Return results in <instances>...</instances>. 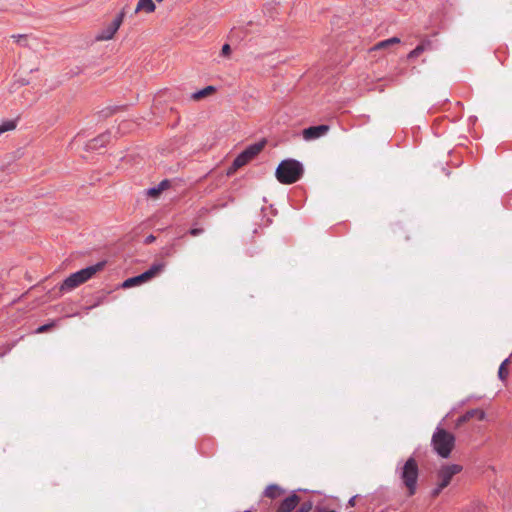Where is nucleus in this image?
Wrapping results in <instances>:
<instances>
[{"instance_id":"nucleus-1","label":"nucleus","mask_w":512,"mask_h":512,"mask_svg":"<svg viewBox=\"0 0 512 512\" xmlns=\"http://www.w3.org/2000/svg\"><path fill=\"white\" fill-rule=\"evenodd\" d=\"M106 262L101 261L94 265L88 266L84 269H81L75 273L70 274L67 278L63 280V282L59 285L60 293H67L86 281L90 280L97 272L103 270Z\"/></svg>"},{"instance_id":"nucleus-2","label":"nucleus","mask_w":512,"mask_h":512,"mask_svg":"<svg viewBox=\"0 0 512 512\" xmlns=\"http://www.w3.org/2000/svg\"><path fill=\"white\" fill-rule=\"evenodd\" d=\"M303 174L302 163L292 158L282 160L275 171L276 179L281 184H293L300 180Z\"/></svg>"},{"instance_id":"nucleus-3","label":"nucleus","mask_w":512,"mask_h":512,"mask_svg":"<svg viewBox=\"0 0 512 512\" xmlns=\"http://www.w3.org/2000/svg\"><path fill=\"white\" fill-rule=\"evenodd\" d=\"M396 472L407 489L409 496L415 495L419 477V467L414 456H410L402 466H398Z\"/></svg>"},{"instance_id":"nucleus-4","label":"nucleus","mask_w":512,"mask_h":512,"mask_svg":"<svg viewBox=\"0 0 512 512\" xmlns=\"http://www.w3.org/2000/svg\"><path fill=\"white\" fill-rule=\"evenodd\" d=\"M433 450L442 458H448L455 446V436L443 428L437 427L431 438Z\"/></svg>"},{"instance_id":"nucleus-5","label":"nucleus","mask_w":512,"mask_h":512,"mask_svg":"<svg viewBox=\"0 0 512 512\" xmlns=\"http://www.w3.org/2000/svg\"><path fill=\"white\" fill-rule=\"evenodd\" d=\"M463 467L459 464H445L437 471V484L431 491V497L436 498L440 495L452 481L453 477L462 471Z\"/></svg>"},{"instance_id":"nucleus-6","label":"nucleus","mask_w":512,"mask_h":512,"mask_svg":"<svg viewBox=\"0 0 512 512\" xmlns=\"http://www.w3.org/2000/svg\"><path fill=\"white\" fill-rule=\"evenodd\" d=\"M266 140L247 146L237 157L233 160L232 165L228 170V174L237 171L239 168L245 166L248 162L254 159L265 147Z\"/></svg>"},{"instance_id":"nucleus-7","label":"nucleus","mask_w":512,"mask_h":512,"mask_svg":"<svg viewBox=\"0 0 512 512\" xmlns=\"http://www.w3.org/2000/svg\"><path fill=\"white\" fill-rule=\"evenodd\" d=\"M163 267H164V265L162 263L153 264L147 271H145L137 276L130 277V278L126 279L122 283V287L123 288H131L136 285L142 284V283L152 279L153 277H155L160 271H162Z\"/></svg>"},{"instance_id":"nucleus-8","label":"nucleus","mask_w":512,"mask_h":512,"mask_svg":"<svg viewBox=\"0 0 512 512\" xmlns=\"http://www.w3.org/2000/svg\"><path fill=\"white\" fill-rule=\"evenodd\" d=\"M125 18V10L123 9L115 18L114 20L108 24L100 34L97 36L98 40H110L114 37L115 33L120 28L121 24L123 23V20Z\"/></svg>"},{"instance_id":"nucleus-9","label":"nucleus","mask_w":512,"mask_h":512,"mask_svg":"<svg viewBox=\"0 0 512 512\" xmlns=\"http://www.w3.org/2000/svg\"><path fill=\"white\" fill-rule=\"evenodd\" d=\"M301 502L300 496L293 491L289 496L280 501L275 512H293Z\"/></svg>"},{"instance_id":"nucleus-10","label":"nucleus","mask_w":512,"mask_h":512,"mask_svg":"<svg viewBox=\"0 0 512 512\" xmlns=\"http://www.w3.org/2000/svg\"><path fill=\"white\" fill-rule=\"evenodd\" d=\"M329 131V126L322 124L318 126H311L303 130V138L305 140H314L324 136Z\"/></svg>"},{"instance_id":"nucleus-11","label":"nucleus","mask_w":512,"mask_h":512,"mask_svg":"<svg viewBox=\"0 0 512 512\" xmlns=\"http://www.w3.org/2000/svg\"><path fill=\"white\" fill-rule=\"evenodd\" d=\"M111 139V133L109 131H106L97 137L91 139L86 144V150L88 151H94L98 150L99 148L104 147Z\"/></svg>"},{"instance_id":"nucleus-12","label":"nucleus","mask_w":512,"mask_h":512,"mask_svg":"<svg viewBox=\"0 0 512 512\" xmlns=\"http://www.w3.org/2000/svg\"><path fill=\"white\" fill-rule=\"evenodd\" d=\"M485 412L482 409H471L466 411L463 415L457 418L456 420V426L460 427L464 423L470 421L473 418H477L478 420H484L485 419Z\"/></svg>"},{"instance_id":"nucleus-13","label":"nucleus","mask_w":512,"mask_h":512,"mask_svg":"<svg viewBox=\"0 0 512 512\" xmlns=\"http://www.w3.org/2000/svg\"><path fill=\"white\" fill-rule=\"evenodd\" d=\"M284 494H285V490L280 485L270 484L265 488L262 496L269 498L271 500H275V499L282 497Z\"/></svg>"},{"instance_id":"nucleus-14","label":"nucleus","mask_w":512,"mask_h":512,"mask_svg":"<svg viewBox=\"0 0 512 512\" xmlns=\"http://www.w3.org/2000/svg\"><path fill=\"white\" fill-rule=\"evenodd\" d=\"M156 9V6L152 0H139L135 9V13L145 11L146 13H152Z\"/></svg>"},{"instance_id":"nucleus-15","label":"nucleus","mask_w":512,"mask_h":512,"mask_svg":"<svg viewBox=\"0 0 512 512\" xmlns=\"http://www.w3.org/2000/svg\"><path fill=\"white\" fill-rule=\"evenodd\" d=\"M215 87L214 86H207L199 91H196L192 94L191 98L193 100H199V99H202L210 94H212L213 92H215Z\"/></svg>"},{"instance_id":"nucleus-16","label":"nucleus","mask_w":512,"mask_h":512,"mask_svg":"<svg viewBox=\"0 0 512 512\" xmlns=\"http://www.w3.org/2000/svg\"><path fill=\"white\" fill-rule=\"evenodd\" d=\"M400 43V39L398 37H392V38H389V39H386V40H383V41H380L378 42L373 48L372 50H379V49H384L392 44H398Z\"/></svg>"},{"instance_id":"nucleus-17","label":"nucleus","mask_w":512,"mask_h":512,"mask_svg":"<svg viewBox=\"0 0 512 512\" xmlns=\"http://www.w3.org/2000/svg\"><path fill=\"white\" fill-rule=\"evenodd\" d=\"M509 363V358H506L500 365L499 367V370H498V377L500 380L504 381L507 379L508 375H509V372H508V369L506 368L507 364Z\"/></svg>"},{"instance_id":"nucleus-18","label":"nucleus","mask_w":512,"mask_h":512,"mask_svg":"<svg viewBox=\"0 0 512 512\" xmlns=\"http://www.w3.org/2000/svg\"><path fill=\"white\" fill-rule=\"evenodd\" d=\"M16 128L15 120H6L0 124V135Z\"/></svg>"},{"instance_id":"nucleus-19","label":"nucleus","mask_w":512,"mask_h":512,"mask_svg":"<svg viewBox=\"0 0 512 512\" xmlns=\"http://www.w3.org/2000/svg\"><path fill=\"white\" fill-rule=\"evenodd\" d=\"M298 509L295 512H310L313 508L312 501L308 500L298 505Z\"/></svg>"},{"instance_id":"nucleus-20","label":"nucleus","mask_w":512,"mask_h":512,"mask_svg":"<svg viewBox=\"0 0 512 512\" xmlns=\"http://www.w3.org/2000/svg\"><path fill=\"white\" fill-rule=\"evenodd\" d=\"M56 323L55 321H52L50 323H47V324H44V325H41L39 326L37 329H36V333L37 334H40V333H45L47 331H49L51 328L55 327Z\"/></svg>"},{"instance_id":"nucleus-21","label":"nucleus","mask_w":512,"mask_h":512,"mask_svg":"<svg viewBox=\"0 0 512 512\" xmlns=\"http://www.w3.org/2000/svg\"><path fill=\"white\" fill-rule=\"evenodd\" d=\"M424 51V47L422 45H418L416 48H414L409 54V58L418 57L422 52Z\"/></svg>"},{"instance_id":"nucleus-22","label":"nucleus","mask_w":512,"mask_h":512,"mask_svg":"<svg viewBox=\"0 0 512 512\" xmlns=\"http://www.w3.org/2000/svg\"><path fill=\"white\" fill-rule=\"evenodd\" d=\"M12 38H14L15 41L17 43H19L20 45L26 46V35H24V34L13 35Z\"/></svg>"},{"instance_id":"nucleus-23","label":"nucleus","mask_w":512,"mask_h":512,"mask_svg":"<svg viewBox=\"0 0 512 512\" xmlns=\"http://www.w3.org/2000/svg\"><path fill=\"white\" fill-rule=\"evenodd\" d=\"M203 232H204L203 228L192 227L191 229H189L188 234L193 237H196V236H199L200 234H202Z\"/></svg>"},{"instance_id":"nucleus-24","label":"nucleus","mask_w":512,"mask_h":512,"mask_svg":"<svg viewBox=\"0 0 512 512\" xmlns=\"http://www.w3.org/2000/svg\"><path fill=\"white\" fill-rule=\"evenodd\" d=\"M160 193L161 191L157 186L151 187L147 190V195L151 197H157Z\"/></svg>"},{"instance_id":"nucleus-25","label":"nucleus","mask_w":512,"mask_h":512,"mask_svg":"<svg viewBox=\"0 0 512 512\" xmlns=\"http://www.w3.org/2000/svg\"><path fill=\"white\" fill-rule=\"evenodd\" d=\"M231 53V47L229 44H224L221 49V55L224 57H228Z\"/></svg>"},{"instance_id":"nucleus-26","label":"nucleus","mask_w":512,"mask_h":512,"mask_svg":"<svg viewBox=\"0 0 512 512\" xmlns=\"http://www.w3.org/2000/svg\"><path fill=\"white\" fill-rule=\"evenodd\" d=\"M170 186V181L168 179H164L162 180L158 185L157 187L160 189V191H164L165 189H167L168 187Z\"/></svg>"},{"instance_id":"nucleus-27","label":"nucleus","mask_w":512,"mask_h":512,"mask_svg":"<svg viewBox=\"0 0 512 512\" xmlns=\"http://www.w3.org/2000/svg\"><path fill=\"white\" fill-rule=\"evenodd\" d=\"M156 240V237L152 234L148 235L145 240H144V243L145 244H151L153 243L154 241Z\"/></svg>"},{"instance_id":"nucleus-28","label":"nucleus","mask_w":512,"mask_h":512,"mask_svg":"<svg viewBox=\"0 0 512 512\" xmlns=\"http://www.w3.org/2000/svg\"><path fill=\"white\" fill-rule=\"evenodd\" d=\"M356 496H353L348 501V506L353 507L355 505Z\"/></svg>"},{"instance_id":"nucleus-29","label":"nucleus","mask_w":512,"mask_h":512,"mask_svg":"<svg viewBox=\"0 0 512 512\" xmlns=\"http://www.w3.org/2000/svg\"><path fill=\"white\" fill-rule=\"evenodd\" d=\"M117 110V107H114L113 109H109V113H106V116L113 114Z\"/></svg>"},{"instance_id":"nucleus-30","label":"nucleus","mask_w":512,"mask_h":512,"mask_svg":"<svg viewBox=\"0 0 512 512\" xmlns=\"http://www.w3.org/2000/svg\"><path fill=\"white\" fill-rule=\"evenodd\" d=\"M244 512H252V511H250V510H245Z\"/></svg>"},{"instance_id":"nucleus-31","label":"nucleus","mask_w":512,"mask_h":512,"mask_svg":"<svg viewBox=\"0 0 512 512\" xmlns=\"http://www.w3.org/2000/svg\"><path fill=\"white\" fill-rule=\"evenodd\" d=\"M157 2H162L163 0H156Z\"/></svg>"}]
</instances>
